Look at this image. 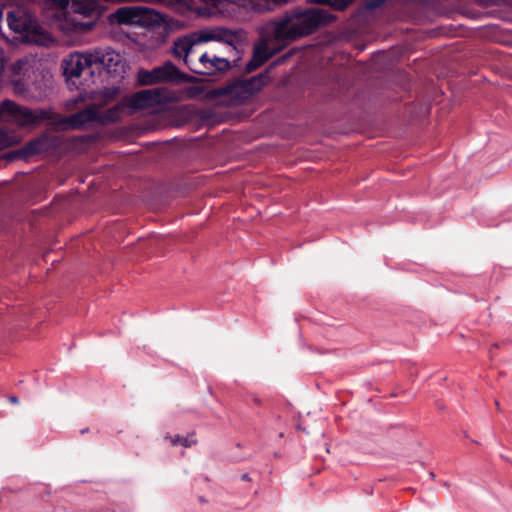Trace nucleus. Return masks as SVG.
<instances>
[{"label":"nucleus","instance_id":"nucleus-4","mask_svg":"<svg viewBox=\"0 0 512 512\" xmlns=\"http://www.w3.org/2000/svg\"><path fill=\"white\" fill-rule=\"evenodd\" d=\"M116 112L117 108L113 107L101 112L96 104H91L69 116H61L55 113L53 125L73 130H81L93 124L107 125L117 122Z\"/></svg>","mask_w":512,"mask_h":512},{"label":"nucleus","instance_id":"nucleus-25","mask_svg":"<svg viewBox=\"0 0 512 512\" xmlns=\"http://www.w3.org/2000/svg\"><path fill=\"white\" fill-rule=\"evenodd\" d=\"M202 3L206 5H211L214 7H217L219 4H221L224 0H200Z\"/></svg>","mask_w":512,"mask_h":512},{"label":"nucleus","instance_id":"nucleus-5","mask_svg":"<svg viewBox=\"0 0 512 512\" xmlns=\"http://www.w3.org/2000/svg\"><path fill=\"white\" fill-rule=\"evenodd\" d=\"M66 6L69 14L90 18L88 21H78L72 15L66 18V23L71 30L77 33L91 31L96 26L97 20L107 10V6L100 0H66Z\"/></svg>","mask_w":512,"mask_h":512},{"label":"nucleus","instance_id":"nucleus-29","mask_svg":"<svg viewBox=\"0 0 512 512\" xmlns=\"http://www.w3.org/2000/svg\"><path fill=\"white\" fill-rule=\"evenodd\" d=\"M495 407L499 408V402L498 401H495Z\"/></svg>","mask_w":512,"mask_h":512},{"label":"nucleus","instance_id":"nucleus-10","mask_svg":"<svg viewBox=\"0 0 512 512\" xmlns=\"http://www.w3.org/2000/svg\"><path fill=\"white\" fill-rule=\"evenodd\" d=\"M91 58L92 64L98 73L101 69L107 70V72H117V67L121 63V56L110 48H96L92 51Z\"/></svg>","mask_w":512,"mask_h":512},{"label":"nucleus","instance_id":"nucleus-12","mask_svg":"<svg viewBox=\"0 0 512 512\" xmlns=\"http://www.w3.org/2000/svg\"><path fill=\"white\" fill-rule=\"evenodd\" d=\"M138 6H123L108 15L110 25H135Z\"/></svg>","mask_w":512,"mask_h":512},{"label":"nucleus","instance_id":"nucleus-13","mask_svg":"<svg viewBox=\"0 0 512 512\" xmlns=\"http://www.w3.org/2000/svg\"><path fill=\"white\" fill-rule=\"evenodd\" d=\"M156 74H159L161 82L184 83L190 81V78L182 73L171 61L156 67Z\"/></svg>","mask_w":512,"mask_h":512},{"label":"nucleus","instance_id":"nucleus-3","mask_svg":"<svg viewBox=\"0 0 512 512\" xmlns=\"http://www.w3.org/2000/svg\"><path fill=\"white\" fill-rule=\"evenodd\" d=\"M6 18L8 27L18 34L24 43L44 45L48 34L38 23L35 14L28 6H12L0 8V22Z\"/></svg>","mask_w":512,"mask_h":512},{"label":"nucleus","instance_id":"nucleus-16","mask_svg":"<svg viewBox=\"0 0 512 512\" xmlns=\"http://www.w3.org/2000/svg\"><path fill=\"white\" fill-rule=\"evenodd\" d=\"M283 48H280V45H277L275 48L269 47L268 43L264 42L261 45L257 46L253 52V58L256 59L257 63L262 66L267 60H269L276 53L281 51Z\"/></svg>","mask_w":512,"mask_h":512},{"label":"nucleus","instance_id":"nucleus-20","mask_svg":"<svg viewBox=\"0 0 512 512\" xmlns=\"http://www.w3.org/2000/svg\"><path fill=\"white\" fill-rule=\"evenodd\" d=\"M353 1L354 0H309L308 2L311 4L329 6L337 11H344L353 3Z\"/></svg>","mask_w":512,"mask_h":512},{"label":"nucleus","instance_id":"nucleus-23","mask_svg":"<svg viewBox=\"0 0 512 512\" xmlns=\"http://www.w3.org/2000/svg\"><path fill=\"white\" fill-rule=\"evenodd\" d=\"M365 6L369 10H374L382 6L387 0H365Z\"/></svg>","mask_w":512,"mask_h":512},{"label":"nucleus","instance_id":"nucleus-7","mask_svg":"<svg viewBox=\"0 0 512 512\" xmlns=\"http://www.w3.org/2000/svg\"><path fill=\"white\" fill-rule=\"evenodd\" d=\"M161 93L158 90H141L131 96L124 97L113 108H117L116 119L119 121L126 113H132L136 110H141L153 107L161 103Z\"/></svg>","mask_w":512,"mask_h":512},{"label":"nucleus","instance_id":"nucleus-27","mask_svg":"<svg viewBox=\"0 0 512 512\" xmlns=\"http://www.w3.org/2000/svg\"><path fill=\"white\" fill-rule=\"evenodd\" d=\"M242 480L249 481L250 480L249 475L248 474H243L242 475Z\"/></svg>","mask_w":512,"mask_h":512},{"label":"nucleus","instance_id":"nucleus-24","mask_svg":"<svg viewBox=\"0 0 512 512\" xmlns=\"http://www.w3.org/2000/svg\"><path fill=\"white\" fill-rule=\"evenodd\" d=\"M259 67H260V64L257 63L256 59H254L252 57V59L245 66V72L251 73V72L255 71L256 69H258Z\"/></svg>","mask_w":512,"mask_h":512},{"label":"nucleus","instance_id":"nucleus-8","mask_svg":"<svg viewBox=\"0 0 512 512\" xmlns=\"http://www.w3.org/2000/svg\"><path fill=\"white\" fill-rule=\"evenodd\" d=\"M267 79V72L260 73L249 79H237L222 86L219 92L235 98H246L260 91L267 83Z\"/></svg>","mask_w":512,"mask_h":512},{"label":"nucleus","instance_id":"nucleus-21","mask_svg":"<svg viewBox=\"0 0 512 512\" xmlns=\"http://www.w3.org/2000/svg\"><path fill=\"white\" fill-rule=\"evenodd\" d=\"M19 141L17 135L8 133L7 131L0 129V151L17 144Z\"/></svg>","mask_w":512,"mask_h":512},{"label":"nucleus","instance_id":"nucleus-26","mask_svg":"<svg viewBox=\"0 0 512 512\" xmlns=\"http://www.w3.org/2000/svg\"><path fill=\"white\" fill-rule=\"evenodd\" d=\"M9 401L13 404H17L18 403V398L16 396H10L9 397Z\"/></svg>","mask_w":512,"mask_h":512},{"label":"nucleus","instance_id":"nucleus-6","mask_svg":"<svg viewBox=\"0 0 512 512\" xmlns=\"http://www.w3.org/2000/svg\"><path fill=\"white\" fill-rule=\"evenodd\" d=\"M0 114L5 117H11L20 126L38 124L44 120H49L53 125L55 113L46 109H29L17 105L15 102L5 100L0 105Z\"/></svg>","mask_w":512,"mask_h":512},{"label":"nucleus","instance_id":"nucleus-28","mask_svg":"<svg viewBox=\"0 0 512 512\" xmlns=\"http://www.w3.org/2000/svg\"><path fill=\"white\" fill-rule=\"evenodd\" d=\"M430 477L433 479L435 477V474L433 472H431Z\"/></svg>","mask_w":512,"mask_h":512},{"label":"nucleus","instance_id":"nucleus-19","mask_svg":"<svg viewBox=\"0 0 512 512\" xmlns=\"http://www.w3.org/2000/svg\"><path fill=\"white\" fill-rule=\"evenodd\" d=\"M137 78L141 85H154L161 83L159 74H156V67L151 71L145 69L139 70Z\"/></svg>","mask_w":512,"mask_h":512},{"label":"nucleus","instance_id":"nucleus-11","mask_svg":"<svg viewBox=\"0 0 512 512\" xmlns=\"http://www.w3.org/2000/svg\"><path fill=\"white\" fill-rule=\"evenodd\" d=\"M49 148V137L42 135L27 142L23 147L13 150L7 154L9 160L23 159L27 160L32 156L40 154Z\"/></svg>","mask_w":512,"mask_h":512},{"label":"nucleus","instance_id":"nucleus-9","mask_svg":"<svg viewBox=\"0 0 512 512\" xmlns=\"http://www.w3.org/2000/svg\"><path fill=\"white\" fill-rule=\"evenodd\" d=\"M64 74L70 78H77L83 74L93 76L95 69L92 64L90 51L71 54L69 59L64 60Z\"/></svg>","mask_w":512,"mask_h":512},{"label":"nucleus","instance_id":"nucleus-17","mask_svg":"<svg viewBox=\"0 0 512 512\" xmlns=\"http://www.w3.org/2000/svg\"><path fill=\"white\" fill-rule=\"evenodd\" d=\"M287 2L288 0H250L253 8L258 12L273 11Z\"/></svg>","mask_w":512,"mask_h":512},{"label":"nucleus","instance_id":"nucleus-18","mask_svg":"<svg viewBox=\"0 0 512 512\" xmlns=\"http://www.w3.org/2000/svg\"><path fill=\"white\" fill-rule=\"evenodd\" d=\"M119 93L120 89L118 87L104 88L99 93V97L97 98L98 103L96 105L99 107V109L107 106L118 97Z\"/></svg>","mask_w":512,"mask_h":512},{"label":"nucleus","instance_id":"nucleus-14","mask_svg":"<svg viewBox=\"0 0 512 512\" xmlns=\"http://www.w3.org/2000/svg\"><path fill=\"white\" fill-rule=\"evenodd\" d=\"M162 21L163 16L159 12L148 7L138 6L135 26L150 29L160 25Z\"/></svg>","mask_w":512,"mask_h":512},{"label":"nucleus","instance_id":"nucleus-2","mask_svg":"<svg viewBox=\"0 0 512 512\" xmlns=\"http://www.w3.org/2000/svg\"><path fill=\"white\" fill-rule=\"evenodd\" d=\"M336 17L316 7L294 6L270 19L263 27L266 41L285 48L332 23Z\"/></svg>","mask_w":512,"mask_h":512},{"label":"nucleus","instance_id":"nucleus-1","mask_svg":"<svg viewBox=\"0 0 512 512\" xmlns=\"http://www.w3.org/2000/svg\"><path fill=\"white\" fill-rule=\"evenodd\" d=\"M233 38L232 32L225 28L202 29L177 38L173 43L172 51L175 57L183 58L184 63L193 73L205 76L217 75L236 66V60H233L232 64L227 57L208 51L194 60V46L209 41H220L228 44L230 51H236Z\"/></svg>","mask_w":512,"mask_h":512},{"label":"nucleus","instance_id":"nucleus-15","mask_svg":"<svg viewBox=\"0 0 512 512\" xmlns=\"http://www.w3.org/2000/svg\"><path fill=\"white\" fill-rule=\"evenodd\" d=\"M283 48H280V45H277L275 48L269 47L268 43L264 42L261 45L257 46L253 52V58L256 59L257 63L262 66L267 60H269L276 53L281 51Z\"/></svg>","mask_w":512,"mask_h":512},{"label":"nucleus","instance_id":"nucleus-22","mask_svg":"<svg viewBox=\"0 0 512 512\" xmlns=\"http://www.w3.org/2000/svg\"><path fill=\"white\" fill-rule=\"evenodd\" d=\"M171 442L174 446L180 444L184 447H190L192 444L196 443V441H190L187 437H180L179 435L172 438Z\"/></svg>","mask_w":512,"mask_h":512}]
</instances>
